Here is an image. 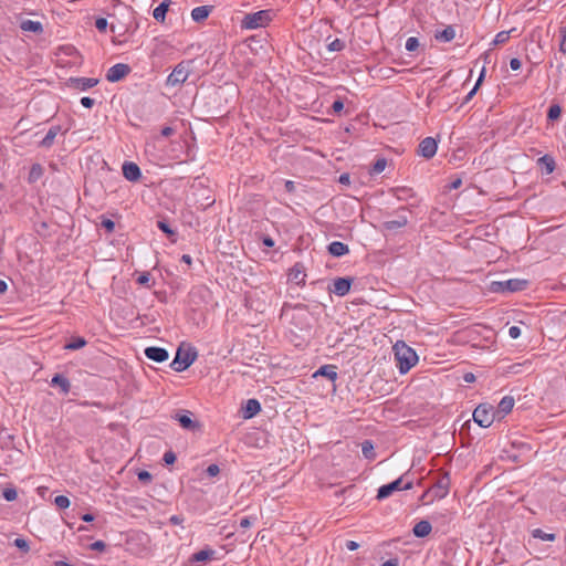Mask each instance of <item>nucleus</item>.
Instances as JSON below:
<instances>
[{"instance_id":"1","label":"nucleus","mask_w":566,"mask_h":566,"mask_svg":"<svg viewBox=\"0 0 566 566\" xmlns=\"http://www.w3.org/2000/svg\"><path fill=\"white\" fill-rule=\"evenodd\" d=\"M394 350L400 374L408 373L418 361L416 352L401 340L394 345Z\"/></svg>"},{"instance_id":"2","label":"nucleus","mask_w":566,"mask_h":566,"mask_svg":"<svg viewBox=\"0 0 566 566\" xmlns=\"http://www.w3.org/2000/svg\"><path fill=\"white\" fill-rule=\"evenodd\" d=\"M450 476L449 473L440 474L434 484L421 495L423 504L432 503L434 500L444 499L449 494Z\"/></svg>"},{"instance_id":"3","label":"nucleus","mask_w":566,"mask_h":566,"mask_svg":"<svg viewBox=\"0 0 566 566\" xmlns=\"http://www.w3.org/2000/svg\"><path fill=\"white\" fill-rule=\"evenodd\" d=\"M272 10H261L253 13H248L241 21V28L248 30H254L268 25L273 18Z\"/></svg>"},{"instance_id":"4","label":"nucleus","mask_w":566,"mask_h":566,"mask_svg":"<svg viewBox=\"0 0 566 566\" xmlns=\"http://www.w3.org/2000/svg\"><path fill=\"white\" fill-rule=\"evenodd\" d=\"M197 358V352L193 348L184 350L178 348L175 358L170 363V368L175 371H184L190 367Z\"/></svg>"},{"instance_id":"5","label":"nucleus","mask_w":566,"mask_h":566,"mask_svg":"<svg viewBox=\"0 0 566 566\" xmlns=\"http://www.w3.org/2000/svg\"><path fill=\"white\" fill-rule=\"evenodd\" d=\"M528 285L526 280L510 279L506 281H494L491 283L490 290L493 293H513L524 291Z\"/></svg>"},{"instance_id":"6","label":"nucleus","mask_w":566,"mask_h":566,"mask_svg":"<svg viewBox=\"0 0 566 566\" xmlns=\"http://www.w3.org/2000/svg\"><path fill=\"white\" fill-rule=\"evenodd\" d=\"M496 417L493 406L480 403L473 411L474 421L482 428H489Z\"/></svg>"},{"instance_id":"7","label":"nucleus","mask_w":566,"mask_h":566,"mask_svg":"<svg viewBox=\"0 0 566 566\" xmlns=\"http://www.w3.org/2000/svg\"><path fill=\"white\" fill-rule=\"evenodd\" d=\"M405 476H406V474L401 475L400 478H398L397 480H395L388 484L381 485L378 489L377 499L384 500V499H387L388 496H390L395 491L412 489L413 483L411 480H408L403 483Z\"/></svg>"},{"instance_id":"8","label":"nucleus","mask_w":566,"mask_h":566,"mask_svg":"<svg viewBox=\"0 0 566 566\" xmlns=\"http://www.w3.org/2000/svg\"><path fill=\"white\" fill-rule=\"evenodd\" d=\"M190 64L191 61H182L179 64H177L172 72L167 77V85L176 86L185 83L190 74Z\"/></svg>"},{"instance_id":"9","label":"nucleus","mask_w":566,"mask_h":566,"mask_svg":"<svg viewBox=\"0 0 566 566\" xmlns=\"http://www.w3.org/2000/svg\"><path fill=\"white\" fill-rule=\"evenodd\" d=\"M406 210L407 209L405 207H401L397 211V218L394 219V220H388V221L382 222L381 223V229L384 231H396L398 229H401V228L406 227L408 224V217L405 213Z\"/></svg>"},{"instance_id":"10","label":"nucleus","mask_w":566,"mask_h":566,"mask_svg":"<svg viewBox=\"0 0 566 566\" xmlns=\"http://www.w3.org/2000/svg\"><path fill=\"white\" fill-rule=\"evenodd\" d=\"M130 72V67L128 64L117 63L108 69L106 73V80L108 82L115 83L123 80Z\"/></svg>"},{"instance_id":"11","label":"nucleus","mask_w":566,"mask_h":566,"mask_svg":"<svg viewBox=\"0 0 566 566\" xmlns=\"http://www.w3.org/2000/svg\"><path fill=\"white\" fill-rule=\"evenodd\" d=\"M438 149V144L434 138L426 137L419 144L418 154L427 159L432 158Z\"/></svg>"},{"instance_id":"12","label":"nucleus","mask_w":566,"mask_h":566,"mask_svg":"<svg viewBox=\"0 0 566 566\" xmlns=\"http://www.w3.org/2000/svg\"><path fill=\"white\" fill-rule=\"evenodd\" d=\"M352 283V277H337L334 280L333 287L329 291L337 296H345L349 292Z\"/></svg>"},{"instance_id":"13","label":"nucleus","mask_w":566,"mask_h":566,"mask_svg":"<svg viewBox=\"0 0 566 566\" xmlns=\"http://www.w3.org/2000/svg\"><path fill=\"white\" fill-rule=\"evenodd\" d=\"M123 175L129 181H138L142 177L140 168L133 161H126L123 165Z\"/></svg>"},{"instance_id":"14","label":"nucleus","mask_w":566,"mask_h":566,"mask_svg":"<svg viewBox=\"0 0 566 566\" xmlns=\"http://www.w3.org/2000/svg\"><path fill=\"white\" fill-rule=\"evenodd\" d=\"M145 356L156 363H163L168 359V352L165 348L150 346L145 349Z\"/></svg>"},{"instance_id":"15","label":"nucleus","mask_w":566,"mask_h":566,"mask_svg":"<svg viewBox=\"0 0 566 566\" xmlns=\"http://www.w3.org/2000/svg\"><path fill=\"white\" fill-rule=\"evenodd\" d=\"M70 84L74 88H77L80 91H86L97 85L98 80L93 77H72L70 78Z\"/></svg>"},{"instance_id":"16","label":"nucleus","mask_w":566,"mask_h":566,"mask_svg":"<svg viewBox=\"0 0 566 566\" xmlns=\"http://www.w3.org/2000/svg\"><path fill=\"white\" fill-rule=\"evenodd\" d=\"M305 271L302 263H295L293 268L290 270L289 280L294 282L297 285L305 284Z\"/></svg>"},{"instance_id":"17","label":"nucleus","mask_w":566,"mask_h":566,"mask_svg":"<svg viewBox=\"0 0 566 566\" xmlns=\"http://www.w3.org/2000/svg\"><path fill=\"white\" fill-rule=\"evenodd\" d=\"M190 411L177 412L172 418L176 419L179 424L187 430H195L198 428V423L191 419Z\"/></svg>"},{"instance_id":"18","label":"nucleus","mask_w":566,"mask_h":566,"mask_svg":"<svg viewBox=\"0 0 566 566\" xmlns=\"http://www.w3.org/2000/svg\"><path fill=\"white\" fill-rule=\"evenodd\" d=\"M514 398L512 396H505L501 399L495 410L496 416L501 419L510 413L514 407Z\"/></svg>"},{"instance_id":"19","label":"nucleus","mask_w":566,"mask_h":566,"mask_svg":"<svg viewBox=\"0 0 566 566\" xmlns=\"http://www.w3.org/2000/svg\"><path fill=\"white\" fill-rule=\"evenodd\" d=\"M261 411V403L256 399L247 400L242 412L244 419H251Z\"/></svg>"},{"instance_id":"20","label":"nucleus","mask_w":566,"mask_h":566,"mask_svg":"<svg viewBox=\"0 0 566 566\" xmlns=\"http://www.w3.org/2000/svg\"><path fill=\"white\" fill-rule=\"evenodd\" d=\"M51 385L52 386H57L63 395H67L70 392V390H71V382H70V380L65 376H63L61 374H55L52 377Z\"/></svg>"},{"instance_id":"21","label":"nucleus","mask_w":566,"mask_h":566,"mask_svg":"<svg viewBox=\"0 0 566 566\" xmlns=\"http://www.w3.org/2000/svg\"><path fill=\"white\" fill-rule=\"evenodd\" d=\"M212 10H213L212 6L196 7L191 11V18L196 22H202L203 20H206L209 17V14L211 13Z\"/></svg>"},{"instance_id":"22","label":"nucleus","mask_w":566,"mask_h":566,"mask_svg":"<svg viewBox=\"0 0 566 566\" xmlns=\"http://www.w3.org/2000/svg\"><path fill=\"white\" fill-rule=\"evenodd\" d=\"M327 250L329 254L336 258L343 256L349 252L348 245L340 241H333L328 244Z\"/></svg>"},{"instance_id":"23","label":"nucleus","mask_w":566,"mask_h":566,"mask_svg":"<svg viewBox=\"0 0 566 566\" xmlns=\"http://www.w3.org/2000/svg\"><path fill=\"white\" fill-rule=\"evenodd\" d=\"M337 367L335 365L321 366L313 375V377L323 376L334 381L337 378Z\"/></svg>"},{"instance_id":"24","label":"nucleus","mask_w":566,"mask_h":566,"mask_svg":"<svg viewBox=\"0 0 566 566\" xmlns=\"http://www.w3.org/2000/svg\"><path fill=\"white\" fill-rule=\"evenodd\" d=\"M20 28L24 32H32L35 34H41L43 32L42 23L33 20H23L20 23Z\"/></svg>"},{"instance_id":"25","label":"nucleus","mask_w":566,"mask_h":566,"mask_svg":"<svg viewBox=\"0 0 566 566\" xmlns=\"http://www.w3.org/2000/svg\"><path fill=\"white\" fill-rule=\"evenodd\" d=\"M60 132H61V126H59V125L52 126L49 129V132L46 133V135L44 136V138L40 142V146L44 147V148L51 147L54 143L56 135Z\"/></svg>"},{"instance_id":"26","label":"nucleus","mask_w":566,"mask_h":566,"mask_svg":"<svg viewBox=\"0 0 566 566\" xmlns=\"http://www.w3.org/2000/svg\"><path fill=\"white\" fill-rule=\"evenodd\" d=\"M432 530L431 524L428 521H420L413 526V534L417 537H426L430 534Z\"/></svg>"},{"instance_id":"27","label":"nucleus","mask_w":566,"mask_h":566,"mask_svg":"<svg viewBox=\"0 0 566 566\" xmlns=\"http://www.w3.org/2000/svg\"><path fill=\"white\" fill-rule=\"evenodd\" d=\"M170 3V0H164L157 8H155L153 12L154 19L158 22H164Z\"/></svg>"},{"instance_id":"28","label":"nucleus","mask_w":566,"mask_h":566,"mask_svg":"<svg viewBox=\"0 0 566 566\" xmlns=\"http://www.w3.org/2000/svg\"><path fill=\"white\" fill-rule=\"evenodd\" d=\"M214 554H216V552L213 549H211V548L201 549V551H199V552H197V553L191 555L190 562L191 563L206 562L208 559H211Z\"/></svg>"},{"instance_id":"29","label":"nucleus","mask_w":566,"mask_h":566,"mask_svg":"<svg viewBox=\"0 0 566 566\" xmlns=\"http://www.w3.org/2000/svg\"><path fill=\"white\" fill-rule=\"evenodd\" d=\"M537 165L543 167L547 175L552 174L556 167L554 158L549 155H544L541 158H538Z\"/></svg>"},{"instance_id":"30","label":"nucleus","mask_w":566,"mask_h":566,"mask_svg":"<svg viewBox=\"0 0 566 566\" xmlns=\"http://www.w3.org/2000/svg\"><path fill=\"white\" fill-rule=\"evenodd\" d=\"M455 38V30L452 25H448L440 32L436 33V39L441 42H451Z\"/></svg>"},{"instance_id":"31","label":"nucleus","mask_w":566,"mask_h":566,"mask_svg":"<svg viewBox=\"0 0 566 566\" xmlns=\"http://www.w3.org/2000/svg\"><path fill=\"white\" fill-rule=\"evenodd\" d=\"M532 536L534 538H538L542 541L553 542L556 539V535L554 533H546L541 528H535L532 531Z\"/></svg>"},{"instance_id":"32","label":"nucleus","mask_w":566,"mask_h":566,"mask_svg":"<svg viewBox=\"0 0 566 566\" xmlns=\"http://www.w3.org/2000/svg\"><path fill=\"white\" fill-rule=\"evenodd\" d=\"M361 452H363V455L368 459V460H373L375 458V451H374V444L371 441L369 440H365L363 443H361Z\"/></svg>"},{"instance_id":"33","label":"nucleus","mask_w":566,"mask_h":566,"mask_svg":"<svg viewBox=\"0 0 566 566\" xmlns=\"http://www.w3.org/2000/svg\"><path fill=\"white\" fill-rule=\"evenodd\" d=\"M387 167V160L386 158H378L375 164L373 165V167L370 168L369 170V174L370 175H379L381 174Z\"/></svg>"},{"instance_id":"34","label":"nucleus","mask_w":566,"mask_h":566,"mask_svg":"<svg viewBox=\"0 0 566 566\" xmlns=\"http://www.w3.org/2000/svg\"><path fill=\"white\" fill-rule=\"evenodd\" d=\"M86 345V340L83 337H73L71 342H69L64 348L69 350H76Z\"/></svg>"},{"instance_id":"35","label":"nucleus","mask_w":566,"mask_h":566,"mask_svg":"<svg viewBox=\"0 0 566 566\" xmlns=\"http://www.w3.org/2000/svg\"><path fill=\"white\" fill-rule=\"evenodd\" d=\"M562 114V107L558 104H552L547 112L548 120H556Z\"/></svg>"},{"instance_id":"36","label":"nucleus","mask_w":566,"mask_h":566,"mask_svg":"<svg viewBox=\"0 0 566 566\" xmlns=\"http://www.w3.org/2000/svg\"><path fill=\"white\" fill-rule=\"evenodd\" d=\"M329 52H339L345 49V42L340 39H334L327 45Z\"/></svg>"},{"instance_id":"37","label":"nucleus","mask_w":566,"mask_h":566,"mask_svg":"<svg viewBox=\"0 0 566 566\" xmlns=\"http://www.w3.org/2000/svg\"><path fill=\"white\" fill-rule=\"evenodd\" d=\"M510 33H511V31H501V32H499L495 35L494 40H493V44L494 45H500V44L506 43L509 41V39H510Z\"/></svg>"},{"instance_id":"38","label":"nucleus","mask_w":566,"mask_h":566,"mask_svg":"<svg viewBox=\"0 0 566 566\" xmlns=\"http://www.w3.org/2000/svg\"><path fill=\"white\" fill-rule=\"evenodd\" d=\"M54 504L56 505V507H59L61 510H64V509H67L70 506V500L65 495H57L54 499Z\"/></svg>"},{"instance_id":"39","label":"nucleus","mask_w":566,"mask_h":566,"mask_svg":"<svg viewBox=\"0 0 566 566\" xmlns=\"http://www.w3.org/2000/svg\"><path fill=\"white\" fill-rule=\"evenodd\" d=\"M2 496L6 501L12 502V501L17 500L18 493H17V490L13 488H6L2 492Z\"/></svg>"},{"instance_id":"40","label":"nucleus","mask_w":566,"mask_h":566,"mask_svg":"<svg viewBox=\"0 0 566 566\" xmlns=\"http://www.w3.org/2000/svg\"><path fill=\"white\" fill-rule=\"evenodd\" d=\"M419 46V40L415 36H410L406 41V50L409 52H413Z\"/></svg>"},{"instance_id":"41","label":"nucleus","mask_w":566,"mask_h":566,"mask_svg":"<svg viewBox=\"0 0 566 566\" xmlns=\"http://www.w3.org/2000/svg\"><path fill=\"white\" fill-rule=\"evenodd\" d=\"M101 226L108 232L112 233L115 229V222L107 218H102Z\"/></svg>"},{"instance_id":"42","label":"nucleus","mask_w":566,"mask_h":566,"mask_svg":"<svg viewBox=\"0 0 566 566\" xmlns=\"http://www.w3.org/2000/svg\"><path fill=\"white\" fill-rule=\"evenodd\" d=\"M560 43H559V51L564 54H566V28H560Z\"/></svg>"},{"instance_id":"43","label":"nucleus","mask_w":566,"mask_h":566,"mask_svg":"<svg viewBox=\"0 0 566 566\" xmlns=\"http://www.w3.org/2000/svg\"><path fill=\"white\" fill-rule=\"evenodd\" d=\"M14 546L22 549L23 552H28L30 549L29 543L24 538H15Z\"/></svg>"},{"instance_id":"44","label":"nucleus","mask_w":566,"mask_h":566,"mask_svg":"<svg viewBox=\"0 0 566 566\" xmlns=\"http://www.w3.org/2000/svg\"><path fill=\"white\" fill-rule=\"evenodd\" d=\"M107 20L105 18H97L95 20V27L98 31L105 32L107 29Z\"/></svg>"},{"instance_id":"45","label":"nucleus","mask_w":566,"mask_h":566,"mask_svg":"<svg viewBox=\"0 0 566 566\" xmlns=\"http://www.w3.org/2000/svg\"><path fill=\"white\" fill-rule=\"evenodd\" d=\"M153 476L148 471H140L138 472V480L143 483H149L151 481Z\"/></svg>"},{"instance_id":"46","label":"nucleus","mask_w":566,"mask_h":566,"mask_svg":"<svg viewBox=\"0 0 566 566\" xmlns=\"http://www.w3.org/2000/svg\"><path fill=\"white\" fill-rule=\"evenodd\" d=\"M163 460L166 464H174L176 461V454L172 451H167L165 452Z\"/></svg>"},{"instance_id":"47","label":"nucleus","mask_w":566,"mask_h":566,"mask_svg":"<svg viewBox=\"0 0 566 566\" xmlns=\"http://www.w3.org/2000/svg\"><path fill=\"white\" fill-rule=\"evenodd\" d=\"M90 548L92 551L103 552L106 548V544L103 541H96V542L91 544Z\"/></svg>"},{"instance_id":"48","label":"nucleus","mask_w":566,"mask_h":566,"mask_svg":"<svg viewBox=\"0 0 566 566\" xmlns=\"http://www.w3.org/2000/svg\"><path fill=\"white\" fill-rule=\"evenodd\" d=\"M157 226H158V228H159L163 232H165V233H167V234H169V235L175 234V232L170 229L169 224H168V223H166L165 221H158V224H157Z\"/></svg>"},{"instance_id":"49","label":"nucleus","mask_w":566,"mask_h":566,"mask_svg":"<svg viewBox=\"0 0 566 566\" xmlns=\"http://www.w3.org/2000/svg\"><path fill=\"white\" fill-rule=\"evenodd\" d=\"M509 335H510V337H511V338H513V339L518 338V337H520V335H521V328H520L518 326H515V325H514V326H511V327L509 328Z\"/></svg>"},{"instance_id":"50","label":"nucleus","mask_w":566,"mask_h":566,"mask_svg":"<svg viewBox=\"0 0 566 566\" xmlns=\"http://www.w3.org/2000/svg\"><path fill=\"white\" fill-rule=\"evenodd\" d=\"M206 472H207V474H208L209 476H216V475H218V474H219L220 469H219V467H218L217 464H210V465L207 468Z\"/></svg>"},{"instance_id":"51","label":"nucleus","mask_w":566,"mask_h":566,"mask_svg":"<svg viewBox=\"0 0 566 566\" xmlns=\"http://www.w3.org/2000/svg\"><path fill=\"white\" fill-rule=\"evenodd\" d=\"M81 104L85 107V108H92L95 104V101L88 96H84L81 98Z\"/></svg>"},{"instance_id":"52","label":"nucleus","mask_w":566,"mask_h":566,"mask_svg":"<svg viewBox=\"0 0 566 566\" xmlns=\"http://www.w3.org/2000/svg\"><path fill=\"white\" fill-rule=\"evenodd\" d=\"M344 108V103L340 99H336L332 104V109L334 113H340Z\"/></svg>"},{"instance_id":"53","label":"nucleus","mask_w":566,"mask_h":566,"mask_svg":"<svg viewBox=\"0 0 566 566\" xmlns=\"http://www.w3.org/2000/svg\"><path fill=\"white\" fill-rule=\"evenodd\" d=\"M150 280V274L148 272H144L142 273L138 279H137V283L142 284V285H146Z\"/></svg>"},{"instance_id":"54","label":"nucleus","mask_w":566,"mask_h":566,"mask_svg":"<svg viewBox=\"0 0 566 566\" xmlns=\"http://www.w3.org/2000/svg\"><path fill=\"white\" fill-rule=\"evenodd\" d=\"M252 525V520L249 516H244L240 520L241 528H249Z\"/></svg>"},{"instance_id":"55","label":"nucleus","mask_w":566,"mask_h":566,"mask_svg":"<svg viewBox=\"0 0 566 566\" xmlns=\"http://www.w3.org/2000/svg\"><path fill=\"white\" fill-rule=\"evenodd\" d=\"M522 66V63L516 57H513L511 61H510V67L513 70V71H517L520 70Z\"/></svg>"},{"instance_id":"56","label":"nucleus","mask_w":566,"mask_h":566,"mask_svg":"<svg viewBox=\"0 0 566 566\" xmlns=\"http://www.w3.org/2000/svg\"><path fill=\"white\" fill-rule=\"evenodd\" d=\"M170 524L180 525L184 522V517L181 515H172L169 518Z\"/></svg>"},{"instance_id":"57","label":"nucleus","mask_w":566,"mask_h":566,"mask_svg":"<svg viewBox=\"0 0 566 566\" xmlns=\"http://www.w3.org/2000/svg\"><path fill=\"white\" fill-rule=\"evenodd\" d=\"M409 190L407 188H397L395 190L396 192V197L399 199V200H402L405 199V195L408 192Z\"/></svg>"},{"instance_id":"58","label":"nucleus","mask_w":566,"mask_h":566,"mask_svg":"<svg viewBox=\"0 0 566 566\" xmlns=\"http://www.w3.org/2000/svg\"><path fill=\"white\" fill-rule=\"evenodd\" d=\"M175 133V129L170 126H165L161 129V136L164 137H170Z\"/></svg>"},{"instance_id":"59","label":"nucleus","mask_w":566,"mask_h":566,"mask_svg":"<svg viewBox=\"0 0 566 566\" xmlns=\"http://www.w3.org/2000/svg\"><path fill=\"white\" fill-rule=\"evenodd\" d=\"M461 185H462V180H461V178H457V179H454V180H452V181L450 182V185H449V189H451V190H452V189H454V190H455V189H459V188L461 187Z\"/></svg>"},{"instance_id":"60","label":"nucleus","mask_w":566,"mask_h":566,"mask_svg":"<svg viewBox=\"0 0 566 566\" xmlns=\"http://www.w3.org/2000/svg\"><path fill=\"white\" fill-rule=\"evenodd\" d=\"M359 547V544L355 541H347L346 542V548L348 551H356Z\"/></svg>"},{"instance_id":"61","label":"nucleus","mask_w":566,"mask_h":566,"mask_svg":"<svg viewBox=\"0 0 566 566\" xmlns=\"http://www.w3.org/2000/svg\"><path fill=\"white\" fill-rule=\"evenodd\" d=\"M381 566H399V559L397 557L390 558V559L386 560L385 563H382Z\"/></svg>"},{"instance_id":"62","label":"nucleus","mask_w":566,"mask_h":566,"mask_svg":"<svg viewBox=\"0 0 566 566\" xmlns=\"http://www.w3.org/2000/svg\"><path fill=\"white\" fill-rule=\"evenodd\" d=\"M262 242L268 248L274 247V240L271 237H269V235L264 237Z\"/></svg>"},{"instance_id":"63","label":"nucleus","mask_w":566,"mask_h":566,"mask_svg":"<svg viewBox=\"0 0 566 566\" xmlns=\"http://www.w3.org/2000/svg\"><path fill=\"white\" fill-rule=\"evenodd\" d=\"M349 180H350V177H349V175H348V174H342V175L339 176V182H340L342 185H349Z\"/></svg>"},{"instance_id":"64","label":"nucleus","mask_w":566,"mask_h":566,"mask_svg":"<svg viewBox=\"0 0 566 566\" xmlns=\"http://www.w3.org/2000/svg\"><path fill=\"white\" fill-rule=\"evenodd\" d=\"M463 380H464L465 382H473V381H475V376H474V374H472V373H467V374H464V376H463Z\"/></svg>"}]
</instances>
